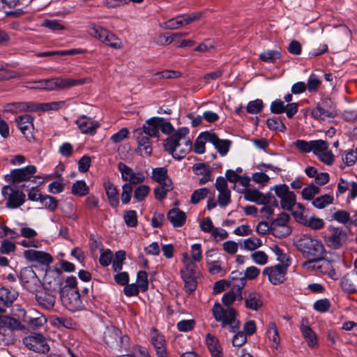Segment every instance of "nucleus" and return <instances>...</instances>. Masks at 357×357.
Here are the masks:
<instances>
[{"label": "nucleus", "instance_id": "obj_1", "mask_svg": "<svg viewBox=\"0 0 357 357\" xmlns=\"http://www.w3.org/2000/svg\"><path fill=\"white\" fill-rule=\"evenodd\" d=\"M238 296H239L238 291L225 294L222 296V301L227 307L224 308L220 303L216 302L212 308V314L215 320L220 322L222 328L227 327L230 333H235L240 327V321L236 319L237 311L234 308L230 307Z\"/></svg>", "mask_w": 357, "mask_h": 357}, {"label": "nucleus", "instance_id": "obj_2", "mask_svg": "<svg viewBox=\"0 0 357 357\" xmlns=\"http://www.w3.org/2000/svg\"><path fill=\"white\" fill-rule=\"evenodd\" d=\"M188 128H179L165 140L163 143L165 150L176 160H179L185 158L192 148V141L188 137Z\"/></svg>", "mask_w": 357, "mask_h": 357}, {"label": "nucleus", "instance_id": "obj_3", "mask_svg": "<svg viewBox=\"0 0 357 357\" xmlns=\"http://www.w3.org/2000/svg\"><path fill=\"white\" fill-rule=\"evenodd\" d=\"M296 246L306 258L320 257L325 252L324 245L319 241L306 235L296 241Z\"/></svg>", "mask_w": 357, "mask_h": 357}, {"label": "nucleus", "instance_id": "obj_4", "mask_svg": "<svg viewBox=\"0 0 357 357\" xmlns=\"http://www.w3.org/2000/svg\"><path fill=\"white\" fill-rule=\"evenodd\" d=\"M87 31L91 36L105 43L112 48L121 49L123 47L121 40L113 33L95 23L89 24Z\"/></svg>", "mask_w": 357, "mask_h": 357}, {"label": "nucleus", "instance_id": "obj_5", "mask_svg": "<svg viewBox=\"0 0 357 357\" xmlns=\"http://www.w3.org/2000/svg\"><path fill=\"white\" fill-rule=\"evenodd\" d=\"M310 114L312 118L321 121L335 117L337 112L331 99L324 98L316 103L315 107L311 109Z\"/></svg>", "mask_w": 357, "mask_h": 357}, {"label": "nucleus", "instance_id": "obj_6", "mask_svg": "<svg viewBox=\"0 0 357 357\" xmlns=\"http://www.w3.org/2000/svg\"><path fill=\"white\" fill-rule=\"evenodd\" d=\"M271 190H274L275 195L280 199L281 208L284 210L292 211L296 204V195L286 184L274 185Z\"/></svg>", "mask_w": 357, "mask_h": 357}, {"label": "nucleus", "instance_id": "obj_7", "mask_svg": "<svg viewBox=\"0 0 357 357\" xmlns=\"http://www.w3.org/2000/svg\"><path fill=\"white\" fill-rule=\"evenodd\" d=\"M86 79L54 77L43 79L44 90L59 91L86 83Z\"/></svg>", "mask_w": 357, "mask_h": 357}, {"label": "nucleus", "instance_id": "obj_8", "mask_svg": "<svg viewBox=\"0 0 357 357\" xmlns=\"http://www.w3.org/2000/svg\"><path fill=\"white\" fill-rule=\"evenodd\" d=\"M61 300L63 305L70 311L75 312L83 307L79 289L63 287L60 292Z\"/></svg>", "mask_w": 357, "mask_h": 357}, {"label": "nucleus", "instance_id": "obj_9", "mask_svg": "<svg viewBox=\"0 0 357 357\" xmlns=\"http://www.w3.org/2000/svg\"><path fill=\"white\" fill-rule=\"evenodd\" d=\"M1 195L6 200V206L8 208H17L25 202V194L11 185L3 186Z\"/></svg>", "mask_w": 357, "mask_h": 357}, {"label": "nucleus", "instance_id": "obj_10", "mask_svg": "<svg viewBox=\"0 0 357 357\" xmlns=\"http://www.w3.org/2000/svg\"><path fill=\"white\" fill-rule=\"evenodd\" d=\"M64 282L62 271L59 268L47 271L44 277L45 289L59 293L61 291Z\"/></svg>", "mask_w": 357, "mask_h": 357}, {"label": "nucleus", "instance_id": "obj_11", "mask_svg": "<svg viewBox=\"0 0 357 357\" xmlns=\"http://www.w3.org/2000/svg\"><path fill=\"white\" fill-rule=\"evenodd\" d=\"M36 172V167L34 165H28L11 170L9 174L4 176V179L8 183H20L29 181Z\"/></svg>", "mask_w": 357, "mask_h": 357}, {"label": "nucleus", "instance_id": "obj_12", "mask_svg": "<svg viewBox=\"0 0 357 357\" xmlns=\"http://www.w3.org/2000/svg\"><path fill=\"white\" fill-rule=\"evenodd\" d=\"M22 342L26 347L37 353L45 354L50 350L45 337L39 333L26 336L23 338Z\"/></svg>", "mask_w": 357, "mask_h": 357}, {"label": "nucleus", "instance_id": "obj_13", "mask_svg": "<svg viewBox=\"0 0 357 357\" xmlns=\"http://www.w3.org/2000/svg\"><path fill=\"white\" fill-rule=\"evenodd\" d=\"M118 169L121 174V178L126 183H130V185L142 183L145 180V176L142 172H134L132 169L125 163L120 162L118 163Z\"/></svg>", "mask_w": 357, "mask_h": 357}, {"label": "nucleus", "instance_id": "obj_14", "mask_svg": "<svg viewBox=\"0 0 357 357\" xmlns=\"http://www.w3.org/2000/svg\"><path fill=\"white\" fill-rule=\"evenodd\" d=\"M330 236L327 238L328 245L335 250L339 249L347 241V232L342 227H328Z\"/></svg>", "mask_w": 357, "mask_h": 357}, {"label": "nucleus", "instance_id": "obj_15", "mask_svg": "<svg viewBox=\"0 0 357 357\" xmlns=\"http://www.w3.org/2000/svg\"><path fill=\"white\" fill-rule=\"evenodd\" d=\"M287 264H278L274 266L266 267L263 271V274L268 277L269 281L274 285L282 283L285 280Z\"/></svg>", "mask_w": 357, "mask_h": 357}, {"label": "nucleus", "instance_id": "obj_16", "mask_svg": "<svg viewBox=\"0 0 357 357\" xmlns=\"http://www.w3.org/2000/svg\"><path fill=\"white\" fill-rule=\"evenodd\" d=\"M151 342L157 357H168L169 354L165 336L156 328H153L150 333Z\"/></svg>", "mask_w": 357, "mask_h": 357}, {"label": "nucleus", "instance_id": "obj_17", "mask_svg": "<svg viewBox=\"0 0 357 357\" xmlns=\"http://www.w3.org/2000/svg\"><path fill=\"white\" fill-rule=\"evenodd\" d=\"M271 112L273 114H280L286 113L289 119H291L298 110V104L297 102H291L284 105V101L280 99H276L271 103Z\"/></svg>", "mask_w": 357, "mask_h": 357}, {"label": "nucleus", "instance_id": "obj_18", "mask_svg": "<svg viewBox=\"0 0 357 357\" xmlns=\"http://www.w3.org/2000/svg\"><path fill=\"white\" fill-rule=\"evenodd\" d=\"M20 281L23 287L29 291L36 290V287L40 281L36 273L31 267L23 268L20 271Z\"/></svg>", "mask_w": 357, "mask_h": 357}, {"label": "nucleus", "instance_id": "obj_19", "mask_svg": "<svg viewBox=\"0 0 357 357\" xmlns=\"http://www.w3.org/2000/svg\"><path fill=\"white\" fill-rule=\"evenodd\" d=\"M135 132L138 134L137 137V148L136 153H139L142 157L151 155L153 149L150 142V137L144 135L141 129H137Z\"/></svg>", "mask_w": 357, "mask_h": 357}, {"label": "nucleus", "instance_id": "obj_20", "mask_svg": "<svg viewBox=\"0 0 357 357\" xmlns=\"http://www.w3.org/2000/svg\"><path fill=\"white\" fill-rule=\"evenodd\" d=\"M292 215L298 222L314 230L320 229L324 225V222L322 219L316 217L307 218L302 212L292 211Z\"/></svg>", "mask_w": 357, "mask_h": 357}, {"label": "nucleus", "instance_id": "obj_21", "mask_svg": "<svg viewBox=\"0 0 357 357\" xmlns=\"http://www.w3.org/2000/svg\"><path fill=\"white\" fill-rule=\"evenodd\" d=\"M25 259L29 261L38 262L43 265L49 266L53 261L52 256L45 252L27 250L24 252Z\"/></svg>", "mask_w": 357, "mask_h": 357}, {"label": "nucleus", "instance_id": "obj_22", "mask_svg": "<svg viewBox=\"0 0 357 357\" xmlns=\"http://www.w3.org/2000/svg\"><path fill=\"white\" fill-rule=\"evenodd\" d=\"M33 118L29 114L21 115L15 119L18 128L29 141H31L33 138L31 134V129L33 126Z\"/></svg>", "mask_w": 357, "mask_h": 357}, {"label": "nucleus", "instance_id": "obj_23", "mask_svg": "<svg viewBox=\"0 0 357 357\" xmlns=\"http://www.w3.org/2000/svg\"><path fill=\"white\" fill-rule=\"evenodd\" d=\"M75 123L82 133L91 136L96 133L97 128L100 126L99 123L91 121L85 116L79 117L76 120Z\"/></svg>", "mask_w": 357, "mask_h": 357}, {"label": "nucleus", "instance_id": "obj_24", "mask_svg": "<svg viewBox=\"0 0 357 357\" xmlns=\"http://www.w3.org/2000/svg\"><path fill=\"white\" fill-rule=\"evenodd\" d=\"M55 293L47 289L39 291L36 294V300L40 305L46 310H51L55 304Z\"/></svg>", "mask_w": 357, "mask_h": 357}, {"label": "nucleus", "instance_id": "obj_25", "mask_svg": "<svg viewBox=\"0 0 357 357\" xmlns=\"http://www.w3.org/2000/svg\"><path fill=\"white\" fill-rule=\"evenodd\" d=\"M206 137L208 142L211 143L221 155H225L228 153L231 144L230 140L220 139L216 134L211 132L207 134Z\"/></svg>", "mask_w": 357, "mask_h": 357}, {"label": "nucleus", "instance_id": "obj_26", "mask_svg": "<svg viewBox=\"0 0 357 357\" xmlns=\"http://www.w3.org/2000/svg\"><path fill=\"white\" fill-rule=\"evenodd\" d=\"M340 286L342 290L349 294L357 291V272L353 271L347 273L342 279Z\"/></svg>", "mask_w": 357, "mask_h": 357}, {"label": "nucleus", "instance_id": "obj_27", "mask_svg": "<svg viewBox=\"0 0 357 357\" xmlns=\"http://www.w3.org/2000/svg\"><path fill=\"white\" fill-rule=\"evenodd\" d=\"M245 306L247 309L257 311L263 306L262 296L255 291L245 295Z\"/></svg>", "mask_w": 357, "mask_h": 357}, {"label": "nucleus", "instance_id": "obj_28", "mask_svg": "<svg viewBox=\"0 0 357 357\" xmlns=\"http://www.w3.org/2000/svg\"><path fill=\"white\" fill-rule=\"evenodd\" d=\"M330 265L329 261L325 260L323 256H321L320 257H310V259L303 263L302 267L306 270L317 271L324 273L326 271L324 270V268H325Z\"/></svg>", "mask_w": 357, "mask_h": 357}, {"label": "nucleus", "instance_id": "obj_29", "mask_svg": "<svg viewBox=\"0 0 357 357\" xmlns=\"http://www.w3.org/2000/svg\"><path fill=\"white\" fill-rule=\"evenodd\" d=\"M162 120L159 117H152L147 120L144 124L141 131L142 133L149 137H159V122Z\"/></svg>", "mask_w": 357, "mask_h": 357}, {"label": "nucleus", "instance_id": "obj_30", "mask_svg": "<svg viewBox=\"0 0 357 357\" xmlns=\"http://www.w3.org/2000/svg\"><path fill=\"white\" fill-rule=\"evenodd\" d=\"M33 102H15L6 104L3 107V110L6 112L12 114H17L22 112H33Z\"/></svg>", "mask_w": 357, "mask_h": 357}, {"label": "nucleus", "instance_id": "obj_31", "mask_svg": "<svg viewBox=\"0 0 357 357\" xmlns=\"http://www.w3.org/2000/svg\"><path fill=\"white\" fill-rule=\"evenodd\" d=\"M229 282L230 285L234 289H236V291H238L239 294L240 299H241V290L246 284V280L245 276H243V273L238 271H232L229 275Z\"/></svg>", "mask_w": 357, "mask_h": 357}, {"label": "nucleus", "instance_id": "obj_32", "mask_svg": "<svg viewBox=\"0 0 357 357\" xmlns=\"http://www.w3.org/2000/svg\"><path fill=\"white\" fill-rule=\"evenodd\" d=\"M167 219L174 227H181L185 223L186 215L178 208H174L169 211Z\"/></svg>", "mask_w": 357, "mask_h": 357}, {"label": "nucleus", "instance_id": "obj_33", "mask_svg": "<svg viewBox=\"0 0 357 357\" xmlns=\"http://www.w3.org/2000/svg\"><path fill=\"white\" fill-rule=\"evenodd\" d=\"M15 299V294L8 289L0 288V313L5 312L6 307H9Z\"/></svg>", "mask_w": 357, "mask_h": 357}, {"label": "nucleus", "instance_id": "obj_34", "mask_svg": "<svg viewBox=\"0 0 357 357\" xmlns=\"http://www.w3.org/2000/svg\"><path fill=\"white\" fill-rule=\"evenodd\" d=\"M18 312V317L22 318V320L33 329H36L46 323L47 320L44 316L26 318V313L24 309H19Z\"/></svg>", "mask_w": 357, "mask_h": 357}, {"label": "nucleus", "instance_id": "obj_35", "mask_svg": "<svg viewBox=\"0 0 357 357\" xmlns=\"http://www.w3.org/2000/svg\"><path fill=\"white\" fill-rule=\"evenodd\" d=\"M103 187L106 192V195L108 197L110 205L113 208L117 207L119 204V192L116 186L110 181H105L103 183Z\"/></svg>", "mask_w": 357, "mask_h": 357}, {"label": "nucleus", "instance_id": "obj_36", "mask_svg": "<svg viewBox=\"0 0 357 357\" xmlns=\"http://www.w3.org/2000/svg\"><path fill=\"white\" fill-rule=\"evenodd\" d=\"M206 343L211 352V357H223L222 348L218 340L210 333L206 336Z\"/></svg>", "mask_w": 357, "mask_h": 357}, {"label": "nucleus", "instance_id": "obj_37", "mask_svg": "<svg viewBox=\"0 0 357 357\" xmlns=\"http://www.w3.org/2000/svg\"><path fill=\"white\" fill-rule=\"evenodd\" d=\"M121 335V331L113 326L107 327L104 332L103 339L105 342L109 347H113L118 343V340Z\"/></svg>", "mask_w": 357, "mask_h": 357}, {"label": "nucleus", "instance_id": "obj_38", "mask_svg": "<svg viewBox=\"0 0 357 357\" xmlns=\"http://www.w3.org/2000/svg\"><path fill=\"white\" fill-rule=\"evenodd\" d=\"M300 331L310 347L313 348L317 345V335L308 325L303 323L300 326Z\"/></svg>", "mask_w": 357, "mask_h": 357}, {"label": "nucleus", "instance_id": "obj_39", "mask_svg": "<svg viewBox=\"0 0 357 357\" xmlns=\"http://www.w3.org/2000/svg\"><path fill=\"white\" fill-rule=\"evenodd\" d=\"M0 326L1 327H6L7 328L10 329L12 331H22L25 328L24 326L22 325L19 320L13 317H10L9 316L0 317Z\"/></svg>", "mask_w": 357, "mask_h": 357}, {"label": "nucleus", "instance_id": "obj_40", "mask_svg": "<svg viewBox=\"0 0 357 357\" xmlns=\"http://www.w3.org/2000/svg\"><path fill=\"white\" fill-rule=\"evenodd\" d=\"M245 199L255 202L257 204H263L266 202V195L257 190L248 189L244 192Z\"/></svg>", "mask_w": 357, "mask_h": 357}, {"label": "nucleus", "instance_id": "obj_41", "mask_svg": "<svg viewBox=\"0 0 357 357\" xmlns=\"http://www.w3.org/2000/svg\"><path fill=\"white\" fill-rule=\"evenodd\" d=\"M65 102L64 101H56V102H45V103H40V104H36L33 102V108L35 109L33 112L36 111H43V112H47L51 110H58L60 108L64 107Z\"/></svg>", "mask_w": 357, "mask_h": 357}, {"label": "nucleus", "instance_id": "obj_42", "mask_svg": "<svg viewBox=\"0 0 357 357\" xmlns=\"http://www.w3.org/2000/svg\"><path fill=\"white\" fill-rule=\"evenodd\" d=\"M151 178L160 184H164V183H169V181H172L168 179L167 169L165 167L154 168L152 171Z\"/></svg>", "mask_w": 357, "mask_h": 357}, {"label": "nucleus", "instance_id": "obj_43", "mask_svg": "<svg viewBox=\"0 0 357 357\" xmlns=\"http://www.w3.org/2000/svg\"><path fill=\"white\" fill-rule=\"evenodd\" d=\"M270 229L273 236L280 238L289 236L291 232V229L289 225L280 226L278 225H275V224H271Z\"/></svg>", "mask_w": 357, "mask_h": 357}, {"label": "nucleus", "instance_id": "obj_44", "mask_svg": "<svg viewBox=\"0 0 357 357\" xmlns=\"http://www.w3.org/2000/svg\"><path fill=\"white\" fill-rule=\"evenodd\" d=\"M172 189L173 186L172 181L160 184V186H158L153 190L155 198L159 201L163 200L166 197L167 193Z\"/></svg>", "mask_w": 357, "mask_h": 357}, {"label": "nucleus", "instance_id": "obj_45", "mask_svg": "<svg viewBox=\"0 0 357 357\" xmlns=\"http://www.w3.org/2000/svg\"><path fill=\"white\" fill-rule=\"evenodd\" d=\"M40 202L45 208L51 212H54L58 207V200L50 195H43Z\"/></svg>", "mask_w": 357, "mask_h": 357}, {"label": "nucleus", "instance_id": "obj_46", "mask_svg": "<svg viewBox=\"0 0 357 357\" xmlns=\"http://www.w3.org/2000/svg\"><path fill=\"white\" fill-rule=\"evenodd\" d=\"M333 197L330 195H324L317 197L312 202V205L319 208L322 209L330 205L333 202Z\"/></svg>", "mask_w": 357, "mask_h": 357}, {"label": "nucleus", "instance_id": "obj_47", "mask_svg": "<svg viewBox=\"0 0 357 357\" xmlns=\"http://www.w3.org/2000/svg\"><path fill=\"white\" fill-rule=\"evenodd\" d=\"M310 145L312 151L314 155L318 156L319 153L328 149V143L322 139L311 140Z\"/></svg>", "mask_w": 357, "mask_h": 357}, {"label": "nucleus", "instance_id": "obj_48", "mask_svg": "<svg viewBox=\"0 0 357 357\" xmlns=\"http://www.w3.org/2000/svg\"><path fill=\"white\" fill-rule=\"evenodd\" d=\"M207 134H211V132H202L197 138L194 146V151L196 153L202 154L205 152V143L208 142V139H206Z\"/></svg>", "mask_w": 357, "mask_h": 357}, {"label": "nucleus", "instance_id": "obj_49", "mask_svg": "<svg viewBox=\"0 0 357 357\" xmlns=\"http://www.w3.org/2000/svg\"><path fill=\"white\" fill-rule=\"evenodd\" d=\"M182 279L185 282V289L188 293H192L195 291L197 287V282L196 275H191L188 274L181 275Z\"/></svg>", "mask_w": 357, "mask_h": 357}, {"label": "nucleus", "instance_id": "obj_50", "mask_svg": "<svg viewBox=\"0 0 357 357\" xmlns=\"http://www.w3.org/2000/svg\"><path fill=\"white\" fill-rule=\"evenodd\" d=\"M89 187L84 181H77L72 186V193L77 196H84L89 193Z\"/></svg>", "mask_w": 357, "mask_h": 357}, {"label": "nucleus", "instance_id": "obj_51", "mask_svg": "<svg viewBox=\"0 0 357 357\" xmlns=\"http://www.w3.org/2000/svg\"><path fill=\"white\" fill-rule=\"evenodd\" d=\"M259 58L264 62L274 63L276 60L281 58V54L277 50H268L261 53Z\"/></svg>", "mask_w": 357, "mask_h": 357}, {"label": "nucleus", "instance_id": "obj_52", "mask_svg": "<svg viewBox=\"0 0 357 357\" xmlns=\"http://www.w3.org/2000/svg\"><path fill=\"white\" fill-rule=\"evenodd\" d=\"M264 108V103L262 100L256 99L255 100H251L248 103L246 107L247 113L251 114H259Z\"/></svg>", "mask_w": 357, "mask_h": 357}, {"label": "nucleus", "instance_id": "obj_53", "mask_svg": "<svg viewBox=\"0 0 357 357\" xmlns=\"http://www.w3.org/2000/svg\"><path fill=\"white\" fill-rule=\"evenodd\" d=\"M209 190L207 188H202L195 190L191 195L190 202L193 204H198L201 200L207 197Z\"/></svg>", "mask_w": 357, "mask_h": 357}, {"label": "nucleus", "instance_id": "obj_54", "mask_svg": "<svg viewBox=\"0 0 357 357\" xmlns=\"http://www.w3.org/2000/svg\"><path fill=\"white\" fill-rule=\"evenodd\" d=\"M320 192V188L313 184L304 188L302 190L301 195L303 199L305 200H312L316 195H318Z\"/></svg>", "mask_w": 357, "mask_h": 357}, {"label": "nucleus", "instance_id": "obj_55", "mask_svg": "<svg viewBox=\"0 0 357 357\" xmlns=\"http://www.w3.org/2000/svg\"><path fill=\"white\" fill-rule=\"evenodd\" d=\"M268 338L274 343V347H277L280 344V336L275 322H271L268 328Z\"/></svg>", "mask_w": 357, "mask_h": 357}, {"label": "nucleus", "instance_id": "obj_56", "mask_svg": "<svg viewBox=\"0 0 357 357\" xmlns=\"http://www.w3.org/2000/svg\"><path fill=\"white\" fill-rule=\"evenodd\" d=\"M150 187L146 185H141L136 188L134 191V199L137 202H141L145 199V197L150 192Z\"/></svg>", "mask_w": 357, "mask_h": 357}, {"label": "nucleus", "instance_id": "obj_57", "mask_svg": "<svg viewBox=\"0 0 357 357\" xmlns=\"http://www.w3.org/2000/svg\"><path fill=\"white\" fill-rule=\"evenodd\" d=\"M182 26V22L179 15L174 18L168 20L167 21L160 24V27L166 30L177 29Z\"/></svg>", "mask_w": 357, "mask_h": 357}, {"label": "nucleus", "instance_id": "obj_58", "mask_svg": "<svg viewBox=\"0 0 357 357\" xmlns=\"http://www.w3.org/2000/svg\"><path fill=\"white\" fill-rule=\"evenodd\" d=\"M321 83V81L315 74H311L306 84L307 89L310 93H316Z\"/></svg>", "mask_w": 357, "mask_h": 357}, {"label": "nucleus", "instance_id": "obj_59", "mask_svg": "<svg viewBox=\"0 0 357 357\" xmlns=\"http://www.w3.org/2000/svg\"><path fill=\"white\" fill-rule=\"evenodd\" d=\"M123 220L126 225L129 227H134L137 225V215L135 210L125 211Z\"/></svg>", "mask_w": 357, "mask_h": 357}, {"label": "nucleus", "instance_id": "obj_60", "mask_svg": "<svg viewBox=\"0 0 357 357\" xmlns=\"http://www.w3.org/2000/svg\"><path fill=\"white\" fill-rule=\"evenodd\" d=\"M266 124L269 129L273 130L284 132L287 129L285 125L280 120L275 117L268 118L266 120Z\"/></svg>", "mask_w": 357, "mask_h": 357}, {"label": "nucleus", "instance_id": "obj_61", "mask_svg": "<svg viewBox=\"0 0 357 357\" xmlns=\"http://www.w3.org/2000/svg\"><path fill=\"white\" fill-rule=\"evenodd\" d=\"M148 275L144 271H140L137 273V286L142 291H146L149 288Z\"/></svg>", "mask_w": 357, "mask_h": 357}, {"label": "nucleus", "instance_id": "obj_62", "mask_svg": "<svg viewBox=\"0 0 357 357\" xmlns=\"http://www.w3.org/2000/svg\"><path fill=\"white\" fill-rule=\"evenodd\" d=\"M218 202L220 207H225L231 203V190L218 191Z\"/></svg>", "mask_w": 357, "mask_h": 357}, {"label": "nucleus", "instance_id": "obj_63", "mask_svg": "<svg viewBox=\"0 0 357 357\" xmlns=\"http://www.w3.org/2000/svg\"><path fill=\"white\" fill-rule=\"evenodd\" d=\"M262 241L258 238H248L243 242V248L248 250H255L262 245Z\"/></svg>", "mask_w": 357, "mask_h": 357}, {"label": "nucleus", "instance_id": "obj_64", "mask_svg": "<svg viewBox=\"0 0 357 357\" xmlns=\"http://www.w3.org/2000/svg\"><path fill=\"white\" fill-rule=\"evenodd\" d=\"M100 252L101 253L99 259L100 264L104 267L108 266L112 262L113 257L112 252L109 249L104 250L103 248L100 250Z\"/></svg>", "mask_w": 357, "mask_h": 357}]
</instances>
